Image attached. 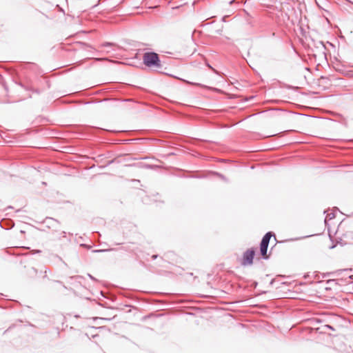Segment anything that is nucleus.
<instances>
[{"label": "nucleus", "instance_id": "obj_1", "mask_svg": "<svg viewBox=\"0 0 353 353\" xmlns=\"http://www.w3.org/2000/svg\"><path fill=\"white\" fill-rule=\"evenodd\" d=\"M143 63L148 67L161 68L159 54L154 52H147L143 56Z\"/></svg>", "mask_w": 353, "mask_h": 353}, {"label": "nucleus", "instance_id": "obj_2", "mask_svg": "<svg viewBox=\"0 0 353 353\" xmlns=\"http://www.w3.org/2000/svg\"><path fill=\"white\" fill-rule=\"evenodd\" d=\"M272 236H274V234L271 232H268L263 236L261 241L260 252L263 259H269V255H268L267 252L270 239Z\"/></svg>", "mask_w": 353, "mask_h": 353}, {"label": "nucleus", "instance_id": "obj_3", "mask_svg": "<svg viewBox=\"0 0 353 353\" xmlns=\"http://www.w3.org/2000/svg\"><path fill=\"white\" fill-rule=\"evenodd\" d=\"M254 254L255 251L254 248L247 250L243 254L241 264L243 266L251 265L253 263Z\"/></svg>", "mask_w": 353, "mask_h": 353}, {"label": "nucleus", "instance_id": "obj_4", "mask_svg": "<svg viewBox=\"0 0 353 353\" xmlns=\"http://www.w3.org/2000/svg\"><path fill=\"white\" fill-rule=\"evenodd\" d=\"M335 217V214L334 212H332V213H330L328 214L326 217H325V223H326L327 222V219H332Z\"/></svg>", "mask_w": 353, "mask_h": 353}, {"label": "nucleus", "instance_id": "obj_5", "mask_svg": "<svg viewBox=\"0 0 353 353\" xmlns=\"http://www.w3.org/2000/svg\"><path fill=\"white\" fill-rule=\"evenodd\" d=\"M112 45H113V43H112L106 42V43H104L103 44H102V46L103 47H109V46H112Z\"/></svg>", "mask_w": 353, "mask_h": 353}, {"label": "nucleus", "instance_id": "obj_6", "mask_svg": "<svg viewBox=\"0 0 353 353\" xmlns=\"http://www.w3.org/2000/svg\"><path fill=\"white\" fill-rule=\"evenodd\" d=\"M185 82L188 84H192V85H199V86H203L202 85H201L200 83H191L188 81H185Z\"/></svg>", "mask_w": 353, "mask_h": 353}, {"label": "nucleus", "instance_id": "obj_7", "mask_svg": "<svg viewBox=\"0 0 353 353\" xmlns=\"http://www.w3.org/2000/svg\"><path fill=\"white\" fill-rule=\"evenodd\" d=\"M108 250H93L92 252H105V251H107Z\"/></svg>", "mask_w": 353, "mask_h": 353}, {"label": "nucleus", "instance_id": "obj_8", "mask_svg": "<svg viewBox=\"0 0 353 353\" xmlns=\"http://www.w3.org/2000/svg\"><path fill=\"white\" fill-rule=\"evenodd\" d=\"M325 327L328 328V329H330V330H334V327L330 325H325Z\"/></svg>", "mask_w": 353, "mask_h": 353}, {"label": "nucleus", "instance_id": "obj_9", "mask_svg": "<svg viewBox=\"0 0 353 353\" xmlns=\"http://www.w3.org/2000/svg\"><path fill=\"white\" fill-rule=\"evenodd\" d=\"M216 174H217L220 178H221V179H225V177H224V176H223V174H219V173H216Z\"/></svg>", "mask_w": 353, "mask_h": 353}, {"label": "nucleus", "instance_id": "obj_10", "mask_svg": "<svg viewBox=\"0 0 353 353\" xmlns=\"http://www.w3.org/2000/svg\"><path fill=\"white\" fill-rule=\"evenodd\" d=\"M332 274V272H327V273H326V274H323V278H325V277H326V276H327V275H330V274Z\"/></svg>", "mask_w": 353, "mask_h": 353}, {"label": "nucleus", "instance_id": "obj_11", "mask_svg": "<svg viewBox=\"0 0 353 353\" xmlns=\"http://www.w3.org/2000/svg\"><path fill=\"white\" fill-rule=\"evenodd\" d=\"M157 257H158V255H157V254H154V255H152V259L153 260L156 259Z\"/></svg>", "mask_w": 353, "mask_h": 353}, {"label": "nucleus", "instance_id": "obj_12", "mask_svg": "<svg viewBox=\"0 0 353 353\" xmlns=\"http://www.w3.org/2000/svg\"><path fill=\"white\" fill-rule=\"evenodd\" d=\"M208 68H210V69H212L214 72H216V70L210 65V64H208L207 65Z\"/></svg>", "mask_w": 353, "mask_h": 353}, {"label": "nucleus", "instance_id": "obj_13", "mask_svg": "<svg viewBox=\"0 0 353 353\" xmlns=\"http://www.w3.org/2000/svg\"><path fill=\"white\" fill-rule=\"evenodd\" d=\"M35 252L39 253V252H41V250H35Z\"/></svg>", "mask_w": 353, "mask_h": 353}, {"label": "nucleus", "instance_id": "obj_14", "mask_svg": "<svg viewBox=\"0 0 353 353\" xmlns=\"http://www.w3.org/2000/svg\"><path fill=\"white\" fill-rule=\"evenodd\" d=\"M88 275H89V276H90L92 279H93V280L94 279V277H93V276H92L90 274H88Z\"/></svg>", "mask_w": 353, "mask_h": 353}]
</instances>
